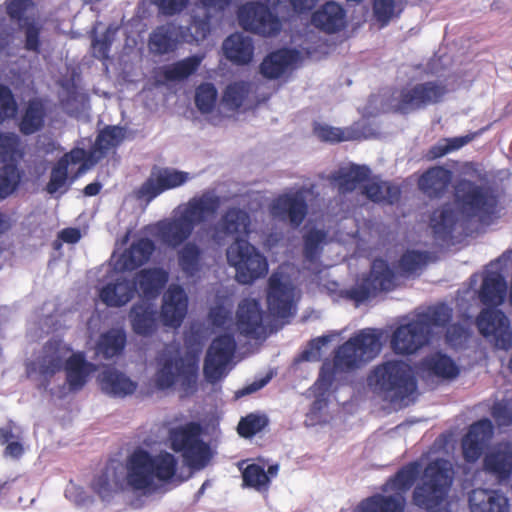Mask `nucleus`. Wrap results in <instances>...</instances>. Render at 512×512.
<instances>
[{
    "label": "nucleus",
    "instance_id": "obj_1",
    "mask_svg": "<svg viewBox=\"0 0 512 512\" xmlns=\"http://www.w3.org/2000/svg\"><path fill=\"white\" fill-rule=\"evenodd\" d=\"M176 469L177 459L173 454L166 451L151 454L138 448L126 459L125 472L107 467L95 478L92 487L103 501H110L122 491L146 496L172 479Z\"/></svg>",
    "mask_w": 512,
    "mask_h": 512
},
{
    "label": "nucleus",
    "instance_id": "obj_2",
    "mask_svg": "<svg viewBox=\"0 0 512 512\" xmlns=\"http://www.w3.org/2000/svg\"><path fill=\"white\" fill-rule=\"evenodd\" d=\"M210 319L214 326L224 330L211 343L204 361L206 380L216 383L228 373V364L236 349L234 332L237 330L246 337L260 339L265 335V328L260 304L254 299H245L239 304L236 323L233 321L231 308L226 306L213 307Z\"/></svg>",
    "mask_w": 512,
    "mask_h": 512
},
{
    "label": "nucleus",
    "instance_id": "obj_3",
    "mask_svg": "<svg viewBox=\"0 0 512 512\" xmlns=\"http://www.w3.org/2000/svg\"><path fill=\"white\" fill-rule=\"evenodd\" d=\"M382 349L381 332L366 328L360 330L334 353L333 362L325 361L321 367L319 377L311 393L316 396L310 411L307 414L308 425L321 424L327 421L324 410L327 406V393L337 372L356 369L373 360Z\"/></svg>",
    "mask_w": 512,
    "mask_h": 512
},
{
    "label": "nucleus",
    "instance_id": "obj_4",
    "mask_svg": "<svg viewBox=\"0 0 512 512\" xmlns=\"http://www.w3.org/2000/svg\"><path fill=\"white\" fill-rule=\"evenodd\" d=\"M501 262L491 263L484 272L478 291L480 301L486 306L476 318L479 332L496 349L508 351L512 348V330L508 317L499 309L493 308L504 303L507 282L499 270Z\"/></svg>",
    "mask_w": 512,
    "mask_h": 512
},
{
    "label": "nucleus",
    "instance_id": "obj_5",
    "mask_svg": "<svg viewBox=\"0 0 512 512\" xmlns=\"http://www.w3.org/2000/svg\"><path fill=\"white\" fill-rule=\"evenodd\" d=\"M220 204L215 191H205L180 204L170 217L151 226L150 233L163 245L176 249L187 243L197 225L215 216Z\"/></svg>",
    "mask_w": 512,
    "mask_h": 512
},
{
    "label": "nucleus",
    "instance_id": "obj_6",
    "mask_svg": "<svg viewBox=\"0 0 512 512\" xmlns=\"http://www.w3.org/2000/svg\"><path fill=\"white\" fill-rule=\"evenodd\" d=\"M367 383L374 393L395 408L408 406L417 389L411 366L401 360H388L376 366Z\"/></svg>",
    "mask_w": 512,
    "mask_h": 512
},
{
    "label": "nucleus",
    "instance_id": "obj_7",
    "mask_svg": "<svg viewBox=\"0 0 512 512\" xmlns=\"http://www.w3.org/2000/svg\"><path fill=\"white\" fill-rule=\"evenodd\" d=\"M452 317V309L444 303L428 307L415 318L400 325L391 338L396 354H413L429 342L435 329L444 328Z\"/></svg>",
    "mask_w": 512,
    "mask_h": 512
},
{
    "label": "nucleus",
    "instance_id": "obj_8",
    "mask_svg": "<svg viewBox=\"0 0 512 512\" xmlns=\"http://www.w3.org/2000/svg\"><path fill=\"white\" fill-rule=\"evenodd\" d=\"M198 370V351H187L181 355L175 345H168L158 358L155 384L162 390L179 385L185 393H190L196 387Z\"/></svg>",
    "mask_w": 512,
    "mask_h": 512
},
{
    "label": "nucleus",
    "instance_id": "obj_9",
    "mask_svg": "<svg viewBox=\"0 0 512 512\" xmlns=\"http://www.w3.org/2000/svg\"><path fill=\"white\" fill-rule=\"evenodd\" d=\"M42 369L45 374H53L65 364L66 378L71 390H79L86 383L95 366L85 360L82 353H72L61 340H54L45 346Z\"/></svg>",
    "mask_w": 512,
    "mask_h": 512
},
{
    "label": "nucleus",
    "instance_id": "obj_10",
    "mask_svg": "<svg viewBox=\"0 0 512 512\" xmlns=\"http://www.w3.org/2000/svg\"><path fill=\"white\" fill-rule=\"evenodd\" d=\"M25 148L21 137L14 131L0 132V198L13 195L27 178L21 162Z\"/></svg>",
    "mask_w": 512,
    "mask_h": 512
},
{
    "label": "nucleus",
    "instance_id": "obj_11",
    "mask_svg": "<svg viewBox=\"0 0 512 512\" xmlns=\"http://www.w3.org/2000/svg\"><path fill=\"white\" fill-rule=\"evenodd\" d=\"M453 481V468L450 461L436 459L424 470L422 484L413 492L416 506L434 511L445 500Z\"/></svg>",
    "mask_w": 512,
    "mask_h": 512
},
{
    "label": "nucleus",
    "instance_id": "obj_12",
    "mask_svg": "<svg viewBox=\"0 0 512 512\" xmlns=\"http://www.w3.org/2000/svg\"><path fill=\"white\" fill-rule=\"evenodd\" d=\"M447 92L446 84L440 79L412 81L400 91L393 92L389 102L382 110L408 113L442 101Z\"/></svg>",
    "mask_w": 512,
    "mask_h": 512
},
{
    "label": "nucleus",
    "instance_id": "obj_13",
    "mask_svg": "<svg viewBox=\"0 0 512 512\" xmlns=\"http://www.w3.org/2000/svg\"><path fill=\"white\" fill-rule=\"evenodd\" d=\"M187 30L189 35L184 34L181 27L174 23L156 27L149 36V51L156 55L173 52L177 48L180 37L186 42H200L209 34L210 24L207 19H200V16L194 15Z\"/></svg>",
    "mask_w": 512,
    "mask_h": 512
},
{
    "label": "nucleus",
    "instance_id": "obj_14",
    "mask_svg": "<svg viewBox=\"0 0 512 512\" xmlns=\"http://www.w3.org/2000/svg\"><path fill=\"white\" fill-rule=\"evenodd\" d=\"M202 428L198 423H188L170 430L169 440L174 451L181 452L192 469H202L210 461V446L201 439Z\"/></svg>",
    "mask_w": 512,
    "mask_h": 512
},
{
    "label": "nucleus",
    "instance_id": "obj_15",
    "mask_svg": "<svg viewBox=\"0 0 512 512\" xmlns=\"http://www.w3.org/2000/svg\"><path fill=\"white\" fill-rule=\"evenodd\" d=\"M455 198L467 217H477L481 223L489 224L497 213V198L489 188L471 181L461 180L455 187Z\"/></svg>",
    "mask_w": 512,
    "mask_h": 512
},
{
    "label": "nucleus",
    "instance_id": "obj_16",
    "mask_svg": "<svg viewBox=\"0 0 512 512\" xmlns=\"http://www.w3.org/2000/svg\"><path fill=\"white\" fill-rule=\"evenodd\" d=\"M227 261L236 270V279L241 284H250L264 277L268 263L263 254L247 240L233 242L226 251Z\"/></svg>",
    "mask_w": 512,
    "mask_h": 512
},
{
    "label": "nucleus",
    "instance_id": "obj_17",
    "mask_svg": "<svg viewBox=\"0 0 512 512\" xmlns=\"http://www.w3.org/2000/svg\"><path fill=\"white\" fill-rule=\"evenodd\" d=\"M298 292L291 278L280 267L268 282L267 303L271 314L278 318H289L296 312Z\"/></svg>",
    "mask_w": 512,
    "mask_h": 512
},
{
    "label": "nucleus",
    "instance_id": "obj_18",
    "mask_svg": "<svg viewBox=\"0 0 512 512\" xmlns=\"http://www.w3.org/2000/svg\"><path fill=\"white\" fill-rule=\"evenodd\" d=\"M307 194L308 190L301 187L278 195L269 205L271 217L292 228H298L308 213Z\"/></svg>",
    "mask_w": 512,
    "mask_h": 512
},
{
    "label": "nucleus",
    "instance_id": "obj_19",
    "mask_svg": "<svg viewBox=\"0 0 512 512\" xmlns=\"http://www.w3.org/2000/svg\"><path fill=\"white\" fill-rule=\"evenodd\" d=\"M192 177L189 173L174 168L153 167L148 178L136 191L137 199L147 204L162 193L178 188Z\"/></svg>",
    "mask_w": 512,
    "mask_h": 512
},
{
    "label": "nucleus",
    "instance_id": "obj_20",
    "mask_svg": "<svg viewBox=\"0 0 512 512\" xmlns=\"http://www.w3.org/2000/svg\"><path fill=\"white\" fill-rule=\"evenodd\" d=\"M240 26L248 31L263 36H271L281 29L280 20L267 5L258 2H247L237 12Z\"/></svg>",
    "mask_w": 512,
    "mask_h": 512
},
{
    "label": "nucleus",
    "instance_id": "obj_21",
    "mask_svg": "<svg viewBox=\"0 0 512 512\" xmlns=\"http://www.w3.org/2000/svg\"><path fill=\"white\" fill-rule=\"evenodd\" d=\"M32 86L27 85V99L21 108L12 89L8 85H0V124L14 120L20 124L25 136H32Z\"/></svg>",
    "mask_w": 512,
    "mask_h": 512
},
{
    "label": "nucleus",
    "instance_id": "obj_22",
    "mask_svg": "<svg viewBox=\"0 0 512 512\" xmlns=\"http://www.w3.org/2000/svg\"><path fill=\"white\" fill-rule=\"evenodd\" d=\"M395 286V275L382 259H376L371 266V272L362 284L346 291L347 296L360 303L380 291H389Z\"/></svg>",
    "mask_w": 512,
    "mask_h": 512
},
{
    "label": "nucleus",
    "instance_id": "obj_23",
    "mask_svg": "<svg viewBox=\"0 0 512 512\" xmlns=\"http://www.w3.org/2000/svg\"><path fill=\"white\" fill-rule=\"evenodd\" d=\"M251 220L248 212L237 207L225 211L220 219L213 225L211 237L218 245L224 244L228 238L246 240L250 233Z\"/></svg>",
    "mask_w": 512,
    "mask_h": 512
},
{
    "label": "nucleus",
    "instance_id": "obj_24",
    "mask_svg": "<svg viewBox=\"0 0 512 512\" xmlns=\"http://www.w3.org/2000/svg\"><path fill=\"white\" fill-rule=\"evenodd\" d=\"M188 311V296L177 284L169 286L162 298L159 320L167 328L177 329L181 326Z\"/></svg>",
    "mask_w": 512,
    "mask_h": 512
},
{
    "label": "nucleus",
    "instance_id": "obj_25",
    "mask_svg": "<svg viewBox=\"0 0 512 512\" xmlns=\"http://www.w3.org/2000/svg\"><path fill=\"white\" fill-rule=\"evenodd\" d=\"M86 151L82 148H75L65 154L53 167L50 180L46 186L48 194L54 197L63 195L69 188V174L74 172L75 165H81L85 160Z\"/></svg>",
    "mask_w": 512,
    "mask_h": 512
},
{
    "label": "nucleus",
    "instance_id": "obj_26",
    "mask_svg": "<svg viewBox=\"0 0 512 512\" xmlns=\"http://www.w3.org/2000/svg\"><path fill=\"white\" fill-rule=\"evenodd\" d=\"M125 137V130L119 126H110L102 130L95 142L93 149L87 153L85 161L77 167L74 178L83 175L96 164L110 149L118 146Z\"/></svg>",
    "mask_w": 512,
    "mask_h": 512
},
{
    "label": "nucleus",
    "instance_id": "obj_27",
    "mask_svg": "<svg viewBox=\"0 0 512 512\" xmlns=\"http://www.w3.org/2000/svg\"><path fill=\"white\" fill-rule=\"evenodd\" d=\"M493 436L492 422L485 418L473 423L462 440V451L467 462H476Z\"/></svg>",
    "mask_w": 512,
    "mask_h": 512
},
{
    "label": "nucleus",
    "instance_id": "obj_28",
    "mask_svg": "<svg viewBox=\"0 0 512 512\" xmlns=\"http://www.w3.org/2000/svg\"><path fill=\"white\" fill-rule=\"evenodd\" d=\"M483 466L499 483L509 479L512 474V445L499 443L493 446L485 454Z\"/></svg>",
    "mask_w": 512,
    "mask_h": 512
},
{
    "label": "nucleus",
    "instance_id": "obj_29",
    "mask_svg": "<svg viewBox=\"0 0 512 512\" xmlns=\"http://www.w3.org/2000/svg\"><path fill=\"white\" fill-rule=\"evenodd\" d=\"M468 504L470 512H510L508 497L498 489H473Z\"/></svg>",
    "mask_w": 512,
    "mask_h": 512
},
{
    "label": "nucleus",
    "instance_id": "obj_30",
    "mask_svg": "<svg viewBox=\"0 0 512 512\" xmlns=\"http://www.w3.org/2000/svg\"><path fill=\"white\" fill-rule=\"evenodd\" d=\"M303 59L300 51L281 49L269 54L261 63L262 75L269 79H277L291 71Z\"/></svg>",
    "mask_w": 512,
    "mask_h": 512
},
{
    "label": "nucleus",
    "instance_id": "obj_31",
    "mask_svg": "<svg viewBox=\"0 0 512 512\" xmlns=\"http://www.w3.org/2000/svg\"><path fill=\"white\" fill-rule=\"evenodd\" d=\"M136 282L117 276L99 289V298L109 307L126 305L136 294Z\"/></svg>",
    "mask_w": 512,
    "mask_h": 512
},
{
    "label": "nucleus",
    "instance_id": "obj_32",
    "mask_svg": "<svg viewBox=\"0 0 512 512\" xmlns=\"http://www.w3.org/2000/svg\"><path fill=\"white\" fill-rule=\"evenodd\" d=\"M459 223L460 219L451 205H445L441 209L434 211L430 220V226L437 244L441 246L448 245Z\"/></svg>",
    "mask_w": 512,
    "mask_h": 512
},
{
    "label": "nucleus",
    "instance_id": "obj_33",
    "mask_svg": "<svg viewBox=\"0 0 512 512\" xmlns=\"http://www.w3.org/2000/svg\"><path fill=\"white\" fill-rule=\"evenodd\" d=\"M129 319L134 333L144 337L153 335L160 321L155 306L145 300L132 306Z\"/></svg>",
    "mask_w": 512,
    "mask_h": 512
},
{
    "label": "nucleus",
    "instance_id": "obj_34",
    "mask_svg": "<svg viewBox=\"0 0 512 512\" xmlns=\"http://www.w3.org/2000/svg\"><path fill=\"white\" fill-rule=\"evenodd\" d=\"M21 426L13 419L0 426V445L4 447L2 455L5 459L19 461L25 454V443Z\"/></svg>",
    "mask_w": 512,
    "mask_h": 512
},
{
    "label": "nucleus",
    "instance_id": "obj_35",
    "mask_svg": "<svg viewBox=\"0 0 512 512\" xmlns=\"http://www.w3.org/2000/svg\"><path fill=\"white\" fill-rule=\"evenodd\" d=\"M155 251V244L148 238L134 241L117 259L116 266L121 270L132 271L147 263Z\"/></svg>",
    "mask_w": 512,
    "mask_h": 512
},
{
    "label": "nucleus",
    "instance_id": "obj_36",
    "mask_svg": "<svg viewBox=\"0 0 512 512\" xmlns=\"http://www.w3.org/2000/svg\"><path fill=\"white\" fill-rule=\"evenodd\" d=\"M370 173L371 171L367 166L347 164L333 172L330 179L341 193H346L353 191L362 184L364 185Z\"/></svg>",
    "mask_w": 512,
    "mask_h": 512
},
{
    "label": "nucleus",
    "instance_id": "obj_37",
    "mask_svg": "<svg viewBox=\"0 0 512 512\" xmlns=\"http://www.w3.org/2000/svg\"><path fill=\"white\" fill-rule=\"evenodd\" d=\"M312 23L327 33H334L345 26V10L334 1L327 2L313 13Z\"/></svg>",
    "mask_w": 512,
    "mask_h": 512
},
{
    "label": "nucleus",
    "instance_id": "obj_38",
    "mask_svg": "<svg viewBox=\"0 0 512 512\" xmlns=\"http://www.w3.org/2000/svg\"><path fill=\"white\" fill-rule=\"evenodd\" d=\"M104 393L113 397H125L135 392L137 383L126 374L114 369L106 368L98 377Z\"/></svg>",
    "mask_w": 512,
    "mask_h": 512
},
{
    "label": "nucleus",
    "instance_id": "obj_39",
    "mask_svg": "<svg viewBox=\"0 0 512 512\" xmlns=\"http://www.w3.org/2000/svg\"><path fill=\"white\" fill-rule=\"evenodd\" d=\"M225 57L237 64H249L254 55V45L252 38L242 33L230 35L223 43Z\"/></svg>",
    "mask_w": 512,
    "mask_h": 512
},
{
    "label": "nucleus",
    "instance_id": "obj_40",
    "mask_svg": "<svg viewBox=\"0 0 512 512\" xmlns=\"http://www.w3.org/2000/svg\"><path fill=\"white\" fill-rule=\"evenodd\" d=\"M304 261L306 268L313 273H320L318 258L323 246L327 243V233L323 229H309L303 236Z\"/></svg>",
    "mask_w": 512,
    "mask_h": 512
},
{
    "label": "nucleus",
    "instance_id": "obj_41",
    "mask_svg": "<svg viewBox=\"0 0 512 512\" xmlns=\"http://www.w3.org/2000/svg\"><path fill=\"white\" fill-rule=\"evenodd\" d=\"M405 497L401 493L376 494L363 500L354 512H403Z\"/></svg>",
    "mask_w": 512,
    "mask_h": 512
},
{
    "label": "nucleus",
    "instance_id": "obj_42",
    "mask_svg": "<svg viewBox=\"0 0 512 512\" xmlns=\"http://www.w3.org/2000/svg\"><path fill=\"white\" fill-rule=\"evenodd\" d=\"M279 465H270L267 471L259 464H249L242 471L243 483L245 486L255 489L258 492H267L271 480L277 477Z\"/></svg>",
    "mask_w": 512,
    "mask_h": 512
},
{
    "label": "nucleus",
    "instance_id": "obj_43",
    "mask_svg": "<svg viewBox=\"0 0 512 512\" xmlns=\"http://www.w3.org/2000/svg\"><path fill=\"white\" fill-rule=\"evenodd\" d=\"M422 468V459L407 464L402 467L393 478L387 481L383 487V491L385 493H401L404 496L418 478Z\"/></svg>",
    "mask_w": 512,
    "mask_h": 512
},
{
    "label": "nucleus",
    "instance_id": "obj_44",
    "mask_svg": "<svg viewBox=\"0 0 512 512\" xmlns=\"http://www.w3.org/2000/svg\"><path fill=\"white\" fill-rule=\"evenodd\" d=\"M5 8L11 19L23 21L24 47L27 51H32V0H6Z\"/></svg>",
    "mask_w": 512,
    "mask_h": 512
},
{
    "label": "nucleus",
    "instance_id": "obj_45",
    "mask_svg": "<svg viewBox=\"0 0 512 512\" xmlns=\"http://www.w3.org/2000/svg\"><path fill=\"white\" fill-rule=\"evenodd\" d=\"M169 274L163 268H150L141 270L133 279L136 287L139 286L142 294L147 297H155L168 282Z\"/></svg>",
    "mask_w": 512,
    "mask_h": 512
},
{
    "label": "nucleus",
    "instance_id": "obj_46",
    "mask_svg": "<svg viewBox=\"0 0 512 512\" xmlns=\"http://www.w3.org/2000/svg\"><path fill=\"white\" fill-rule=\"evenodd\" d=\"M452 178L449 170L443 167H433L419 179V188L429 197H437L444 192Z\"/></svg>",
    "mask_w": 512,
    "mask_h": 512
},
{
    "label": "nucleus",
    "instance_id": "obj_47",
    "mask_svg": "<svg viewBox=\"0 0 512 512\" xmlns=\"http://www.w3.org/2000/svg\"><path fill=\"white\" fill-rule=\"evenodd\" d=\"M178 265L187 277H195L202 269V249L195 242L188 241L177 252Z\"/></svg>",
    "mask_w": 512,
    "mask_h": 512
},
{
    "label": "nucleus",
    "instance_id": "obj_48",
    "mask_svg": "<svg viewBox=\"0 0 512 512\" xmlns=\"http://www.w3.org/2000/svg\"><path fill=\"white\" fill-rule=\"evenodd\" d=\"M126 344V333L121 328H112L103 333L96 345V353L105 359L118 356Z\"/></svg>",
    "mask_w": 512,
    "mask_h": 512
},
{
    "label": "nucleus",
    "instance_id": "obj_49",
    "mask_svg": "<svg viewBox=\"0 0 512 512\" xmlns=\"http://www.w3.org/2000/svg\"><path fill=\"white\" fill-rule=\"evenodd\" d=\"M363 194L373 202L394 203L400 196V190L396 185L381 181L378 178L366 180L363 185Z\"/></svg>",
    "mask_w": 512,
    "mask_h": 512
},
{
    "label": "nucleus",
    "instance_id": "obj_50",
    "mask_svg": "<svg viewBox=\"0 0 512 512\" xmlns=\"http://www.w3.org/2000/svg\"><path fill=\"white\" fill-rule=\"evenodd\" d=\"M27 481L26 475L9 476L0 479V507L11 508L23 500L21 486Z\"/></svg>",
    "mask_w": 512,
    "mask_h": 512
},
{
    "label": "nucleus",
    "instance_id": "obj_51",
    "mask_svg": "<svg viewBox=\"0 0 512 512\" xmlns=\"http://www.w3.org/2000/svg\"><path fill=\"white\" fill-rule=\"evenodd\" d=\"M60 101L63 110L74 117H81L88 109V97L85 93L77 91L75 86L63 87L60 92Z\"/></svg>",
    "mask_w": 512,
    "mask_h": 512
},
{
    "label": "nucleus",
    "instance_id": "obj_52",
    "mask_svg": "<svg viewBox=\"0 0 512 512\" xmlns=\"http://www.w3.org/2000/svg\"><path fill=\"white\" fill-rule=\"evenodd\" d=\"M202 55H193L163 67V76L168 81H179L193 74L203 61Z\"/></svg>",
    "mask_w": 512,
    "mask_h": 512
},
{
    "label": "nucleus",
    "instance_id": "obj_53",
    "mask_svg": "<svg viewBox=\"0 0 512 512\" xmlns=\"http://www.w3.org/2000/svg\"><path fill=\"white\" fill-rule=\"evenodd\" d=\"M422 364L427 371L444 379L454 378L459 372L454 361L442 353H434L426 357Z\"/></svg>",
    "mask_w": 512,
    "mask_h": 512
},
{
    "label": "nucleus",
    "instance_id": "obj_54",
    "mask_svg": "<svg viewBox=\"0 0 512 512\" xmlns=\"http://www.w3.org/2000/svg\"><path fill=\"white\" fill-rule=\"evenodd\" d=\"M255 84L245 81H237L229 84L223 94L222 102L230 110L239 108L254 91Z\"/></svg>",
    "mask_w": 512,
    "mask_h": 512
},
{
    "label": "nucleus",
    "instance_id": "obj_55",
    "mask_svg": "<svg viewBox=\"0 0 512 512\" xmlns=\"http://www.w3.org/2000/svg\"><path fill=\"white\" fill-rule=\"evenodd\" d=\"M405 0H374L373 13L382 26L398 17L404 9Z\"/></svg>",
    "mask_w": 512,
    "mask_h": 512
},
{
    "label": "nucleus",
    "instance_id": "obj_56",
    "mask_svg": "<svg viewBox=\"0 0 512 512\" xmlns=\"http://www.w3.org/2000/svg\"><path fill=\"white\" fill-rule=\"evenodd\" d=\"M476 135L477 133H470L464 136L441 139L431 148L430 157L438 158L457 151L470 143Z\"/></svg>",
    "mask_w": 512,
    "mask_h": 512
},
{
    "label": "nucleus",
    "instance_id": "obj_57",
    "mask_svg": "<svg viewBox=\"0 0 512 512\" xmlns=\"http://www.w3.org/2000/svg\"><path fill=\"white\" fill-rule=\"evenodd\" d=\"M218 92L212 83H203L195 92V103L202 113H209L216 105Z\"/></svg>",
    "mask_w": 512,
    "mask_h": 512
},
{
    "label": "nucleus",
    "instance_id": "obj_58",
    "mask_svg": "<svg viewBox=\"0 0 512 512\" xmlns=\"http://www.w3.org/2000/svg\"><path fill=\"white\" fill-rule=\"evenodd\" d=\"M341 331H331L310 341L301 353V359L305 361H318L321 357V349L326 344L340 337Z\"/></svg>",
    "mask_w": 512,
    "mask_h": 512
},
{
    "label": "nucleus",
    "instance_id": "obj_59",
    "mask_svg": "<svg viewBox=\"0 0 512 512\" xmlns=\"http://www.w3.org/2000/svg\"><path fill=\"white\" fill-rule=\"evenodd\" d=\"M267 418L264 415L249 414L242 418L238 424V433L243 437H252L260 432L267 425Z\"/></svg>",
    "mask_w": 512,
    "mask_h": 512
},
{
    "label": "nucleus",
    "instance_id": "obj_60",
    "mask_svg": "<svg viewBox=\"0 0 512 512\" xmlns=\"http://www.w3.org/2000/svg\"><path fill=\"white\" fill-rule=\"evenodd\" d=\"M429 260V254L421 251H407L400 259V267L405 273L421 270Z\"/></svg>",
    "mask_w": 512,
    "mask_h": 512
},
{
    "label": "nucleus",
    "instance_id": "obj_61",
    "mask_svg": "<svg viewBox=\"0 0 512 512\" xmlns=\"http://www.w3.org/2000/svg\"><path fill=\"white\" fill-rule=\"evenodd\" d=\"M314 133L323 141H346L351 138L349 131L332 127L326 124H317L314 127Z\"/></svg>",
    "mask_w": 512,
    "mask_h": 512
},
{
    "label": "nucleus",
    "instance_id": "obj_62",
    "mask_svg": "<svg viewBox=\"0 0 512 512\" xmlns=\"http://www.w3.org/2000/svg\"><path fill=\"white\" fill-rule=\"evenodd\" d=\"M491 414L498 426H509L512 423V401L496 402L492 407Z\"/></svg>",
    "mask_w": 512,
    "mask_h": 512
},
{
    "label": "nucleus",
    "instance_id": "obj_63",
    "mask_svg": "<svg viewBox=\"0 0 512 512\" xmlns=\"http://www.w3.org/2000/svg\"><path fill=\"white\" fill-rule=\"evenodd\" d=\"M116 32V29L112 26L108 27L106 30L105 35L102 39L97 38L96 36L93 37L92 40V53L94 57L99 59H104L108 57L110 45H111V36L114 35Z\"/></svg>",
    "mask_w": 512,
    "mask_h": 512
},
{
    "label": "nucleus",
    "instance_id": "obj_64",
    "mask_svg": "<svg viewBox=\"0 0 512 512\" xmlns=\"http://www.w3.org/2000/svg\"><path fill=\"white\" fill-rule=\"evenodd\" d=\"M165 16H173L182 12L190 0H151Z\"/></svg>",
    "mask_w": 512,
    "mask_h": 512
}]
</instances>
